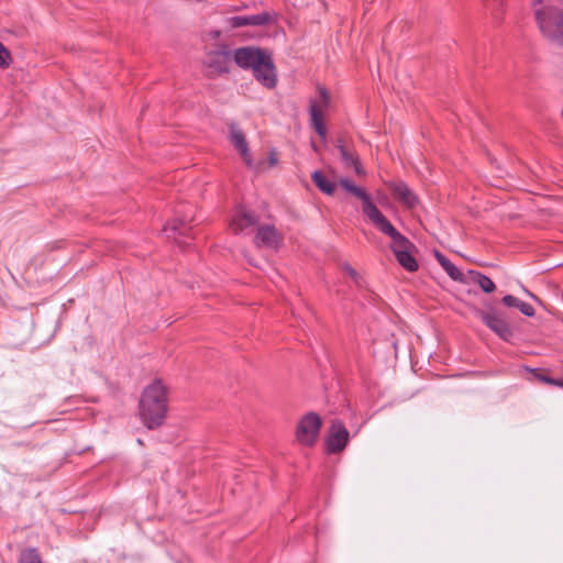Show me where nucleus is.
Returning a JSON list of instances; mask_svg holds the SVG:
<instances>
[{"label": "nucleus", "instance_id": "obj_1", "mask_svg": "<svg viewBox=\"0 0 563 563\" xmlns=\"http://www.w3.org/2000/svg\"><path fill=\"white\" fill-rule=\"evenodd\" d=\"M339 185L347 192L361 199L364 216L377 230L390 239V249L397 262L408 272H416L419 268L418 262L413 256L416 246L395 229L363 188L355 186L347 178H341Z\"/></svg>", "mask_w": 563, "mask_h": 563}, {"label": "nucleus", "instance_id": "obj_2", "mask_svg": "<svg viewBox=\"0 0 563 563\" xmlns=\"http://www.w3.org/2000/svg\"><path fill=\"white\" fill-rule=\"evenodd\" d=\"M168 408L167 387L161 379L146 386L140 399V416L144 426L155 429L163 424Z\"/></svg>", "mask_w": 563, "mask_h": 563}, {"label": "nucleus", "instance_id": "obj_3", "mask_svg": "<svg viewBox=\"0 0 563 563\" xmlns=\"http://www.w3.org/2000/svg\"><path fill=\"white\" fill-rule=\"evenodd\" d=\"M531 3L541 33L550 41L563 45V1L531 0Z\"/></svg>", "mask_w": 563, "mask_h": 563}, {"label": "nucleus", "instance_id": "obj_4", "mask_svg": "<svg viewBox=\"0 0 563 563\" xmlns=\"http://www.w3.org/2000/svg\"><path fill=\"white\" fill-rule=\"evenodd\" d=\"M322 427L321 417L316 412H308L298 421L296 440L305 446H313L319 438Z\"/></svg>", "mask_w": 563, "mask_h": 563}, {"label": "nucleus", "instance_id": "obj_5", "mask_svg": "<svg viewBox=\"0 0 563 563\" xmlns=\"http://www.w3.org/2000/svg\"><path fill=\"white\" fill-rule=\"evenodd\" d=\"M319 97L310 102V121L314 131L325 139L327 128L323 123V115L330 106V96L324 87H319Z\"/></svg>", "mask_w": 563, "mask_h": 563}, {"label": "nucleus", "instance_id": "obj_6", "mask_svg": "<svg viewBox=\"0 0 563 563\" xmlns=\"http://www.w3.org/2000/svg\"><path fill=\"white\" fill-rule=\"evenodd\" d=\"M231 54L229 51L219 49L208 53L203 59V66L209 77H214L229 71Z\"/></svg>", "mask_w": 563, "mask_h": 563}, {"label": "nucleus", "instance_id": "obj_7", "mask_svg": "<svg viewBox=\"0 0 563 563\" xmlns=\"http://www.w3.org/2000/svg\"><path fill=\"white\" fill-rule=\"evenodd\" d=\"M482 321L500 339L509 341L512 336V330L505 318L496 310L478 311Z\"/></svg>", "mask_w": 563, "mask_h": 563}, {"label": "nucleus", "instance_id": "obj_8", "mask_svg": "<svg viewBox=\"0 0 563 563\" xmlns=\"http://www.w3.org/2000/svg\"><path fill=\"white\" fill-rule=\"evenodd\" d=\"M349 441V431L344 424L334 420L330 427L329 434L325 439V448L328 453H338L342 451Z\"/></svg>", "mask_w": 563, "mask_h": 563}, {"label": "nucleus", "instance_id": "obj_9", "mask_svg": "<svg viewBox=\"0 0 563 563\" xmlns=\"http://www.w3.org/2000/svg\"><path fill=\"white\" fill-rule=\"evenodd\" d=\"M283 241V234L272 224L260 225L254 238V244L264 249H278Z\"/></svg>", "mask_w": 563, "mask_h": 563}, {"label": "nucleus", "instance_id": "obj_10", "mask_svg": "<svg viewBox=\"0 0 563 563\" xmlns=\"http://www.w3.org/2000/svg\"><path fill=\"white\" fill-rule=\"evenodd\" d=\"M254 77L265 87L274 88L277 82L274 63L267 54L253 69Z\"/></svg>", "mask_w": 563, "mask_h": 563}, {"label": "nucleus", "instance_id": "obj_11", "mask_svg": "<svg viewBox=\"0 0 563 563\" xmlns=\"http://www.w3.org/2000/svg\"><path fill=\"white\" fill-rule=\"evenodd\" d=\"M265 52L255 47H241L233 54L234 62L244 69H253L265 56Z\"/></svg>", "mask_w": 563, "mask_h": 563}, {"label": "nucleus", "instance_id": "obj_12", "mask_svg": "<svg viewBox=\"0 0 563 563\" xmlns=\"http://www.w3.org/2000/svg\"><path fill=\"white\" fill-rule=\"evenodd\" d=\"M388 187L406 208L411 209L418 205V197L404 181H390Z\"/></svg>", "mask_w": 563, "mask_h": 563}, {"label": "nucleus", "instance_id": "obj_13", "mask_svg": "<svg viewBox=\"0 0 563 563\" xmlns=\"http://www.w3.org/2000/svg\"><path fill=\"white\" fill-rule=\"evenodd\" d=\"M230 140L247 166H252L251 153L244 133L234 124L230 126Z\"/></svg>", "mask_w": 563, "mask_h": 563}, {"label": "nucleus", "instance_id": "obj_14", "mask_svg": "<svg viewBox=\"0 0 563 563\" xmlns=\"http://www.w3.org/2000/svg\"><path fill=\"white\" fill-rule=\"evenodd\" d=\"M256 222L257 218L253 212L240 209L232 218L229 227L233 233L239 234L255 225Z\"/></svg>", "mask_w": 563, "mask_h": 563}, {"label": "nucleus", "instance_id": "obj_15", "mask_svg": "<svg viewBox=\"0 0 563 563\" xmlns=\"http://www.w3.org/2000/svg\"><path fill=\"white\" fill-rule=\"evenodd\" d=\"M271 22V15L267 12L253 15H236L230 19L232 27H242L246 25H266Z\"/></svg>", "mask_w": 563, "mask_h": 563}, {"label": "nucleus", "instance_id": "obj_16", "mask_svg": "<svg viewBox=\"0 0 563 563\" xmlns=\"http://www.w3.org/2000/svg\"><path fill=\"white\" fill-rule=\"evenodd\" d=\"M189 219L186 216L183 219H175L164 227V231L167 233L168 238H173L179 244L180 241L176 236V233L179 232L181 235L187 234L188 229L186 227V222Z\"/></svg>", "mask_w": 563, "mask_h": 563}, {"label": "nucleus", "instance_id": "obj_17", "mask_svg": "<svg viewBox=\"0 0 563 563\" xmlns=\"http://www.w3.org/2000/svg\"><path fill=\"white\" fill-rule=\"evenodd\" d=\"M313 184L325 195H333L336 189V184L328 179L321 172L316 170L311 175Z\"/></svg>", "mask_w": 563, "mask_h": 563}, {"label": "nucleus", "instance_id": "obj_18", "mask_svg": "<svg viewBox=\"0 0 563 563\" xmlns=\"http://www.w3.org/2000/svg\"><path fill=\"white\" fill-rule=\"evenodd\" d=\"M338 148L340 151L341 158L346 166L353 167L357 175L364 174V170L361 166L360 159L353 152H350L341 143L338 145Z\"/></svg>", "mask_w": 563, "mask_h": 563}, {"label": "nucleus", "instance_id": "obj_19", "mask_svg": "<svg viewBox=\"0 0 563 563\" xmlns=\"http://www.w3.org/2000/svg\"><path fill=\"white\" fill-rule=\"evenodd\" d=\"M467 274L471 277V279L474 283H476L484 292L490 294L495 291L496 285L488 276L476 271H468Z\"/></svg>", "mask_w": 563, "mask_h": 563}, {"label": "nucleus", "instance_id": "obj_20", "mask_svg": "<svg viewBox=\"0 0 563 563\" xmlns=\"http://www.w3.org/2000/svg\"><path fill=\"white\" fill-rule=\"evenodd\" d=\"M18 563H44L36 548H27L21 551Z\"/></svg>", "mask_w": 563, "mask_h": 563}, {"label": "nucleus", "instance_id": "obj_21", "mask_svg": "<svg viewBox=\"0 0 563 563\" xmlns=\"http://www.w3.org/2000/svg\"><path fill=\"white\" fill-rule=\"evenodd\" d=\"M442 268L453 280L464 282V274L451 261L444 263Z\"/></svg>", "mask_w": 563, "mask_h": 563}, {"label": "nucleus", "instance_id": "obj_22", "mask_svg": "<svg viewBox=\"0 0 563 563\" xmlns=\"http://www.w3.org/2000/svg\"><path fill=\"white\" fill-rule=\"evenodd\" d=\"M11 62L10 52L0 42V68H7Z\"/></svg>", "mask_w": 563, "mask_h": 563}, {"label": "nucleus", "instance_id": "obj_23", "mask_svg": "<svg viewBox=\"0 0 563 563\" xmlns=\"http://www.w3.org/2000/svg\"><path fill=\"white\" fill-rule=\"evenodd\" d=\"M503 303L507 307H514L519 309L521 300L512 295H506L501 299Z\"/></svg>", "mask_w": 563, "mask_h": 563}, {"label": "nucleus", "instance_id": "obj_24", "mask_svg": "<svg viewBox=\"0 0 563 563\" xmlns=\"http://www.w3.org/2000/svg\"><path fill=\"white\" fill-rule=\"evenodd\" d=\"M519 310L522 314H525L527 317H533L536 313L533 307L523 301L520 302Z\"/></svg>", "mask_w": 563, "mask_h": 563}, {"label": "nucleus", "instance_id": "obj_25", "mask_svg": "<svg viewBox=\"0 0 563 563\" xmlns=\"http://www.w3.org/2000/svg\"><path fill=\"white\" fill-rule=\"evenodd\" d=\"M534 376L539 382L549 384V385H553L554 380H555V378H552V377H550L543 373L537 372V371H534Z\"/></svg>", "mask_w": 563, "mask_h": 563}, {"label": "nucleus", "instance_id": "obj_26", "mask_svg": "<svg viewBox=\"0 0 563 563\" xmlns=\"http://www.w3.org/2000/svg\"><path fill=\"white\" fill-rule=\"evenodd\" d=\"M343 269L355 283L358 282V274L353 267L346 264L343 266Z\"/></svg>", "mask_w": 563, "mask_h": 563}, {"label": "nucleus", "instance_id": "obj_27", "mask_svg": "<svg viewBox=\"0 0 563 563\" xmlns=\"http://www.w3.org/2000/svg\"><path fill=\"white\" fill-rule=\"evenodd\" d=\"M435 258L438 261V263L441 265V267H443V264L444 263H448L450 260L446 258L442 253L440 252H437L435 253Z\"/></svg>", "mask_w": 563, "mask_h": 563}, {"label": "nucleus", "instance_id": "obj_28", "mask_svg": "<svg viewBox=\"0 0 563 563\" xmlns=\"http://www.w3.org/2000/svg\"><path fill=\"white\" fill-rule=\"evenodd\" d=\"M269 163H271L272 166L277 164V157H276L275 153H271V155H269Z\"/></svg>", "mask_w": 563, "mask_h": 563}, {"label": "nucleus", "instance_id": "obj_29", "mask_svg": "<svg viewBox=\"0 0 563 563\" xmlns=\"http://www.w3.org/2000/svg\"><path fill=\"white\" fill-rule=\"evenodd\" d=\"M553 386L563 388V378H555Z\"/></svg>", "mask_w": 563, "mask_h": 563}, {"label": "nucleus", "instance_id": "obj_30", "mask_svg": "<svg viewBox=\"0 0 563 563\" xmlns=\"http://www.w3.org/2000/svg\"><path fill=\"white\" fill-rule=\"evenodd\" d=\"M526 294L531 297L533 300H536L537 302H541L540 299L534 296L532 292H530L529 290L525 289Z\"/></svg>", "mask_w": 563, "mask_h": 563}]
</instances>
